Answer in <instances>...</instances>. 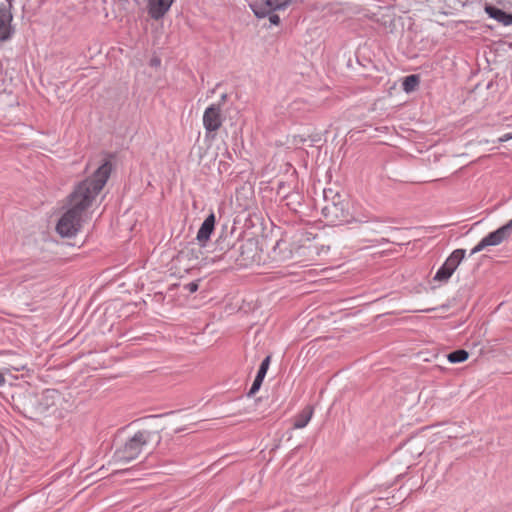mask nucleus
I'll return each instance as SVG.
<instances>
[{"label": "nucleus", "mask_w": 512, "mask_h": 512, "mask_svg": "<svg viewBox=\"0 0 512 512\" xmlns=\"http://www.w3.org/2000/svg\"><path fill=\"white\" fill-rule=\"evenodd\" d=\"M111 169V164L104 162L93 173L92 177L85 179L75 187L73 192L69 195L66 205L88 216L89 209L106 184Z\"/></svg>", "instance_id": "1"}, {"label": "nucleus", "mask_w": 512, "mask_h": 512, "mask_svg": "<svg viewBox=\"0 0 512 512\" xmlns=\"http://www.w3.org/2000/svg\"><path fill=\"white\" fill-rule=\"evenodd\" d=\"M70 408L71 404L56 390H46L40 399L29 398L24 404L25 412L31 418L45 413L58 414L62 417Z\"/></svg>", "instance_id": "2"}, {"label": "nucleus", "mask_w": 512, "mask_h": 512, "mask_svg": "<svg viewBox=\"0 0 512 512\" xmlns=\"http://www.w3.org/2000/svg\"><path fill=\"white\" fill-rule=\"evenodd\" d=\"M154 433L149 430L137 431L125 444L117 449L114 458L118 464L129 463L147 452Z\"/></svg>", "instance_id": "3"}, {"label": "nucleus", "mask_w": 512, "mask_h": 512, "mask_svg": "<svg viewBox=\"0 0 512 512\" xmlns=\"http://www.w3.org/2000/svg\"><path fill=\"white\" fill-rule=\"evenodd\" d=\"M324 206L322 213L327 221H343L348 216V202L339 192L328 188L323 191Z\"/></svg>", "instance_id": "4"}, {"label": "nucleus", "mask_w": 512, "mask_h": 512, "mask_svg": "<svg viewBox=\"0 0 512 512\" xmlns=\"http://www.w3.org/2000/svg\"><path fill=\"white\" fill-rule=\"evenodd\" d=\"M87 219L88 216L65 205L64 212L56 224V231L61 237H74Z\"/></svg>", "instance_id": "5"}, {"label": "nucleus", "mask_w": 512, "mask_h": 512, "mask_svg": "<svg viewBox=\"0 0 512 512\" xmlns=\"http://www.w3.org/2000/svg\"><path fill=\"white\" fill-rule=\"evenodd\" d=\"M23 369H25V363L18 355L12 352L0 353V387L6 384L7 376L13 371L19 372Z\"/></svg>", "instance_id": "6"}, {"label": "nucleus", "mask_w": 512, "mask_h": 512, "mask_svg": "<svg viewBox=\"0 0 512 512\" xmlns=\"http://www.w3.org/2000/svg\"><path fill=\"white\" fill-rule=\"evenodd\" d=\"M512 232V219L504 226L498 228L496 231L489 233L484 237L472 250L471 254H476L482 251L487 246H496L506 240Z\"/></svg>", "instance_id": "7"}, {"label": "nucleus", "mask_w": 512, "mask_h": 512, "mask_svg": "<svg viewBox=\"0 0 512 512\" xmlns=\"http://www.w3.org/2000/svg\"><path fill=\"white\" fill-rule=\"evenodd\" d=\"M464 257V249L454 250L451 253V255L446 259L445 263L441 266V268L436 272L434 280L439 282H447L454 273V271L457 269L461 261L464 259Z\"/></svg>", "instance_id": "8"}, {"label": "nucleus", "mask_w": 512, "mask_h": 512, "mask_svg": "<svg viewBox=\"0 0 512 512\" xmlns=\"http://www.w3.org/2000/svg\"><path fill=\"white\" fill-rule=\"evenodd\" d=\"M315 242H312L309 237H307L302 247L308 250L306 254L308 257H313L314 255L320 256L323 254H327L330 250L331 245L335 242V237H326V238H316L313 237Z\"/></svg>", "instance_id": "9"}, {"label": "nucleus", "mask_w": 512, "mask_h": 512, "mask_svg": "<svg viewBox=\"0 0 512 512\" xmlns=\"http://www.w3.org/2000/svg\"><path fill=\"white\" fill-rule=\"evenodd\" d=\"M289 0H257L251 7L257 17H265L274 10L284 9Z\"/></svg>", "instance_id": "10"}, {"label": "nucleus", "mask_w": 512, "mask_h": 512, "mask_svg": "<svg viewBox=\"0 0 512 512\" xmlns=\"http://www.w3.org/2000/svg\"><path fill=\"white\" fill-rule=\"evenodd\" d=\"M289 0H257L251 7L257 17H265L274 10L284 9Z\"/></svg>", "instance_id": "11"}, {"label": "nucleus", "mask_w": 512, "mask_h": 512, "mask_svg": "<svg viewBox=\"0 0 512 512\" xmlns=\"http://www.w3.org/2000/svg\"><path fill=\"white\" fill-rule=\"evenodd\" d=\"M203 125L208 132L217 131L222 125L221 109L217 105L209 106L203 115Z\"/></svg>", "instance_id": "12"}, {"label": "nucleus", "mask_w": 512, "mask_h": 512, "mask_svg": "<svg viewBox=\"0 0 512 512\" xmlns=\"http://www.w3.org/2000/svg\"><path fill=\"white\" fill-rule=\"evenodd\" d=\"M174 0H147V11L154 20L163 18L169 11Z\"/></svg>", "instance_id": "13"}, {"label": "nucleus", "mask_w": 512, "mask_h": 512, "mask_svg": "<svg viewBox=\"0 0 512 512\" xmlns=\"http://www.w3.org/2000/svg\"><path fill=\"white\" fill-rule=\"evenodd\" d=\"M11 21L12 14L10 10L6 7H0V41H6L11 37L13 33Z\"/></svg>", "instance_id": "14"}, {"label": "nucleus", "mask_w": 512, "mask_h": 512, "mask_svg": "<svg viewBox=\"0 0 512 512\" xmlns=\"http://www.w3.org/2000/svg\"><path fill=\"white\" fill-rule=\"evenodd\" d=\"M215 222V214L210 213L202 223L200 229L198 230L196 239L202 246H205L207 241L210 239V236L215 227Z\"/></svg>", "instance_id": "15"}, {"label": "nucleus", "mask_w": 512, "mask_h": 512, "mask_svg": "<svg viewBox=\"0 0 512 512\" xmlns=\"http://www.w3.org/2000/svg\"><path fill=\"white\" fill-rule=\"evenodd\" d=\"M270 364V356H267L261 363L260 368L258 370V373L256 375V378L254 379V382L250 388V391L248 393L249 396L255 394L261 387L263 379L265 378V375L267 373L268 367Z\"/></svg>", "instance_id": "16"}, {"label": "nucleus", "mask_w": 512, "mask_h": 512, "mask_svg": "<svg viewBox=\"0 0 512 512\" xmlns=\"http://www.w3.org/2000/svg\"><path fill=\"white\" fill-rule=\"evenodd\" d=\"M485 11L491 18L497 20L498 22L504 25L512 24V15L505 13L501 9L487 5L485 7Z\"/></svg>", "instance_id": "17"}, {"label": "nucleus", "mask_w": 512, "mask_h": 512, "mask_svg": "<svg viewBox=\"0 0 512 512\" xmlns=\"http://www.w3.org/2000/svg\"><path fill=\"white\" fill-rule=\"evenodd\" d=\"M313 416V407L306 406L296 417L293 427L295 429L304 428Z\"/></svg>", "instance_id": "18"}, {"label": "nucleus", "mask_w": 512, "mask_h": 512, "mask_svg": "<svg viewBox=\"0 0 512 512\" xmlns=\"http://www.w3.org/2000/svg\"><path fill=\"white\" fill-rule=\"evenodd\" d=\"M469 357V354L466 350L460 349L456 350L454 352H451L447 355V359L451 363H460L467 360Z\"/></svg>", "instance_id": "19"}, {"label": "nucleus", "mask_w": 512, "mask_h": 512, "mask_svg": "<svg viewBox=\"0 0 512 512\" xmlns=\"http://www.w3.org/2000/svg\"><path fill=\"white\" fill-rule=\"evenodd\" d=\"M419 84V78L416 75L407 76L403 81V90L407 93L416 89Z\"/></svg>", "instance_id": "20"}, {"label": "nucleus", "mask_w": 512, "mask_h": 512, "mask_svg": "<svg viewBox=\"0 0 512 512\" xmlns=\"http://www.w3.org/2000/svg\"><path fill=\"white\" fill-rule=\"evenodd\" d=\"M181 421H179V417L178 416H171L169 419H168V426L169 427H175L174 428V432H180V431H183L185 430L184 427H178V424H180Z\"/></svg>", "instance_id": "21"}, {"label": "nucleus", "mask_w": 512, "mask_h": 512, "mask_svg": "<svg viewBox=\"0 0 512 512\" xmlns=\"http://www.w3.org/2000/svg\"><path fill=\"white\" fill-rule=\"evenodd\" d=\"M185 289L190 293H194L198 290V282H190L185 285Z\"/></svg>", "instance_id": "22"}, {"label": "nucleus", "mask_w": 512, "mask_h": 512, "mask_svg": "<svg viewBox=\"0 0 512 512\" xmlns=\"http://www.w3.org/2000/svg\"><path fill=\"white\" fill-rule=\"evenodd\" d=\"M269 21H270V23H272L274 25H278L279 22H280V18H279L278 15L272 14V15L269 16Z\"/></svg>", "instance_id": "23"}, {"label": "nucleus", "mask_w": 512, "mask_h": 512, "mask_svg": "<svg viewBox=\"0 0 512 512\" xmlns=\"http://www.w3.org/2000/svg\"><path fill=\"white\" fill-rule=\"evenodd\" d=\"M512 139V133H507L498 139L499 142H506Z\"/></svg>", "instance_id": "24"}, {"label": "nucleus", "mask_w": 512, "mask_h": 512, "mask_svg": "<svg viewBox=\"0 0 512 512\" xmlns=\"http://www.w3.org/2000/svg\"><path fill=\"white\" fill-rule=\"evenodd\" d=\"M416 450H417V452H418V455H421V454H422V449H421V447L417 448Z\"/></svg>", "instance_id": "25"}, {"label": "nucleus", "mask_w": 512, "mask_h": 512, "mask_svg": "<svg viewBox=\"0 0 512 512\" xmlns=\"http://www.w3.org/2000/svg\"><path fill=\"white\" fill-rule=\"evenodd\" d=\"M6 1L10 4L12 0H6Z\"/></svg>", "instance_id": "26"}]
</instances>
